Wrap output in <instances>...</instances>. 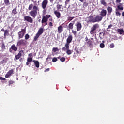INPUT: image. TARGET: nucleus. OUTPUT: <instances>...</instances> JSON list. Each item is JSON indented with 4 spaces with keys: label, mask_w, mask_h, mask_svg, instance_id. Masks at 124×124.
<instances>
[{
    "label": "nucleus",
    "mask_w": 124,
    "mask_h": 124,
    "mask_svg": "<svg viewBox=\"0 0 124 124\" xmlns=\"http://www.w3.org/2000/svg\"><path fill=\"white\" fill-rule=\"evenodd\" d=\"M50 17L51 15H46V16H43L41 21L42 25L43 27H45V26H47V25H48L47 22H48V19L50 18Z\"/></svg>",
    "instance_id": "obj_1"
},
{
    "label": "nucleus",
    "mask_w": 124,
    "mask_h": 124,
    "mask_svg": "<svg viewBox=\"0 0 124 124\" xmlns=\"http://www.w3.org/2000/svg\"><path fill=\"white\" fill-rule=\"evenodd\" d=\"M91 40L89 39L88 37L86 36L85 38V41L87 44V46L89 47V48H93V44L94 42V39H93V38H91Z\"/></svg>",
    "instance_id": "obj_2"
},
{
    "label": "nucleus",
    "mask_w": 124,
    "mask_h": 124,
    "mask_svg": "<svg viewBox=\"0 0 124 124\" xmlns=\"http://www.w3.org/2000/svg\"><path fill=\"white\" fill-rule=\"evenodd\" d=\"M62 51H66V54L68 55H71L73 52V50L69 49V46H65L62 48Z\"/></svg>",
    "instance_id": "obj_3"
},
{
    "label": "nucleus",
    "mask_w": 124,
    "mask_h": 124,
    "mask_svg": "<svg viewBox=\"0 0 124 124\" xmlns=\"http://www.w3.org/2000/svg\"><path fill=\"white\" fill-rule=\"evenodd\" d=\"M25 34H26V27L23 29H21V31L18 32V39L23 38Z\"/></svg>",
    "instance_id": "obj_4"
},
{
    "label": "nucleus",
    "mask_w": 124,
    "mask_h": 124,
    "mask_svg": "<svg viewBox=\"0 0 124 124\" xmlns=\"http://www.w3.org/2000/svg\"><path fill=\"white\" fill-rule=\"evenodd\" d=\"M28 41L25 39H21L17 42V46H25L27 45Z\"/></svg>",
    "instance_id": "obj_5"
},
{
    "label": "nucleus",
    "mask_w": 124,
    "mask_h": 124,
    "mask_svg": "<svg viewBox=\"0 0 124 124\" xmlns=\"http://www.w3.org/2000/svg\"><path fill=\"white\" fill-rule=\"evenodd\" d=\"M98 28H99V25L98 24H95L93 25L90 31V34H93L95 31H96V29Z\"/></svg>",
    "instance_id": "obj_6"
},
{
    "label": "nucleus",
    "mask_w": 124,
    "mask_h": 124,
    "mask_svg": "<svg viewBox=\"0 0 124 124\" xmlns=\"http://www.w3.org/2000/svg\"><path fill=\"white\" fill-rule=\"evenodd\" d=\"M72 39H73V37H72V35H69L68 38L66 40V43L65 45V46H69V44L72 42Z\"/></svg>",
    "instance_id": "obj_7"
},
{
    "label": "nucleus",
    "mask_w": 124,
    "mask_h": 124,
    "mask_svg": "<svg viewBox=\"0 0 124 124\" xmlns=\"http://www.w3.org/2000/svg\"><path fill=\"white\" fill-rule=\"evenodd\" d=\"M48 4V0H44L42 2V8L44 9L43 12H46V8L47 7V5Z\"/></svg>",
    "instance_id": "obj_8"
},
{
    "label": "nucleus",
    "mask_w": 124,
    "mask_h": 124,
    "mask_svg": "<svg viewBox=\"0 0 124 124\" xmlns=\"http://www.w3.org/2000/svg\"><path fill=\"white\" fill-rule=\"evenodd\" d=\"M24 20L28 22V23H30L31 24L33 23V19L31 16H25L24 17Z\"/></svg>",
    "instance_id": "obj_9"
},
{
    "label": "nucleus",
    "mask_w": 124,
    "mask_h": 124,
    "mask_svg": "<svg viewBox=\"0 0 124 124\" xmlns=\"http://www.w3.org/2000/svg\"><path fill=\"white\" fill-rule=\"evenodd\" d=\"M86 20L87 23H94V18H93V16H90L87 17Z\"/></svg>",
    "instance_id": "obj_10"
},
{
    "label": "nucleus",
    "mask_w": 124,
    "mask_h": 124,
    "mask_svg": "<svg viewBox=\"0 0 124 124\" xmlns=\"http://www.w3.org/2000/svg\"><path fill=\"white\" fill-rule=\"evenodd\" d=\"M17 50L18 47L16 46V45L13 44L11 46V48H9V52H10V53H12V50L16 52V51H17Z\"/></svg>",
    "instance_id": "obj_11"
},
{
    "label": "nucleus",
    "mask_w": 124,
    "mask_h": 124,
    "mask_svg": "<svg viewBox=\"0 0 124 124\" xmlns=\"http://www.w3.org/2000/svg\"><path fill=\"white\" fill-rule=\"evenodd\" d=\"M75 26L77 27V31H81L82 29V24L79 21L77 22L75 25Z\"/></svg>",
    "instance_id": "obj_12"
},
{
    "label": "nucleus",
    "mask_w": 124,
    "mask_h": 124,
    "mask_svg": "<svg viewBox=\"0 0 124 124\" xmlns=\"http://www.w3.org/2000/svg\"><path fill=\"white\" fill-rule=\"evenodd\" d=\"M30 16L33 18H35L36 15H37V12L36 11L31 10L29 12Z\"/></svg>",
    "instance_id": "obj_13"
},
{
    "label": "nucleus",
    "mask_w": 124,
    "mask_h": 124,
    "mask_svg": "<svg viewBox=\"0 0 124 124\" xmlns=\"http://www.w3.org/2000/svg\"><path fill=\"white\" fill-rule=\"evenodd\" d=\"M107 14V11L105 9H102L100 13V15L101 17H105Z\"/></svg>",
    "instance_id": "obj_14"
},
{
    "label": "nucleus",
    "mask_w": 124,
    "mask_h": 124,
    "mask_svg": "<svg viewBox=\"0 0 124 124\" xmlns=\"http://www.w3.org/2000/svg\"><path fill=\"white\" fill-rule=\"evenodd\" d=\"M13 72H14L13 69L9 70L6 74L5 76V78H9V77H10L11 75H12V74H13Z\"/></svg>",
    "instance_id": "obj_15"
},
{
    "label": "nucleus",
    "mask_w": 124,
    "mask_h": 124,
    "mask_svg": "<svg viewBox=\"0 0 124 124\" xmlns=\"http://www.w3.org/2000/svg\"><path fill=\"white\" fill-rule=\"evenodd\" d=\"M103 17L100 16H97L95 18H94V23H96V22H100L102 20Z\"/></svg>",
    "instance_id": "obj_16"
},
{
    "label": "nucleus",
    "mask_w": 124,
    "mask_h": 124,
    "mask_svg": "<svg viewBox=\"0 0 124 124\" xmlns=\"http://www.w3.org/2000/svg\"><path fill=\"white\" fill-rule=\"evenodd\" d=\"M24 53L23 50H20L19 51V53H18L17 55L15 56V58L16 60H19L22 57V53Z\"/></svg>",
    "instance_id": "obj_17"
},
{
    "label": "nucleus",
    "mask_w": 124,
    "mask_h": 124,
    "mask_svg": "<svg viewBox=\"0 0 124 124\" xmlns=\"http://www.w3.org/2000/svg\"><path fill=\"white\" fill-rule=\"evenodd\" d=\"M107 10L108 11V14L107 15H111V14L112 13V11H113V8H112L111 7L108 6L107 8Z\"/></svg>",
    "instance_id": "obj_18"
},
{
    "label": "nucleus",
    "mask_w": 124,
    "mask_h": 124,
    "mask_svg": "<svg viewBox=\"0 0 124 124\" xmlns=\"http://www.w3.org/2000/svg\"><path fill=\"white\" fill-rule=\"evenodd\" d=\"M74 24H75V21H73L72 22H71L68 25V29L69 30H73V27L74 26Z\"/></svg>",
    "instance_id": "obj_19"
},
{
    "label": "nucleus",
    "mask_w": 124,
    "mask_h": 124,
    "mask_svg": "<svg viewBox=\"0 0 124 124\" xmlns=\"http://www.w3.org/2000/svg\"><path fill=\"white\" fill-rule=\"evenodd\" d=\"M54 14L55 15L57 19H60L61 18V13L58 11H54Z\"/></svg>",
    "instance_id": "obj_20"
},
{
    "label": "nucleus",
    "mask_w": 124,
    "mask_h": 124,
    "mask_svg": "<svg viewBox=\"0 0 124 124\" xmlns=\"http://www.w3.org/2000/svg\"><path fill=\"white\" fill-rule=\"evenodd\" d=\"M57 30L58 33H62V32L63 31V28H62V25L59 26L58 27Z\"/></svg>",
    "instance_id": "obj_21"
},
{
    "label": "nucleus",
    "mask_w": 124,
    "mask_h": 124,
    "mask_svg": "<svg viewBox=\"0 0 124 124\" xmlns=\"http://www.w3.org/2000/svg\"><path fill=\"white\" fill-rule=\"evenodd\" d=\"M43 32H44V28L41 27L39 29L37 33L39 34V35H41Z\"/></svg>",
    "instance_id": "obj_22"
},
{
    "label": "nucleus",
    "mask_w": 124,
    "mask_h": 124,
    "mask_svg": "<svg viewBox=\"0 0 124 124\" xmlns=\"http://www.w3.org/2000/svg\"><path fill=\"white\" fill-rule=\"evenodd\" d=\"M117 32L120 35H124V31L123 29H117Z\"/></svg>",
    "instance_id": "obj_23"
},
{
    "label": "nucleus",
    "mask_w": 124,
    "mask_h": 124,
    "mask_svg": "<svg viewBox=\"0 0 124 124\" xmlns=\"http://www.w3.org/2000/svg\"><path fill=\"white\" fill-rule=\"evenodd\" d=\"M117 10H121V11L124 10V7H123V4L120 3L117 6Z\"/></svg>",
    "instance_id": "obj_24"
},
{
    "label": "nucleus",
    "mask_w": 124,
    "mask_h": 124,
    "mask_svg": "<svg viewBox=\"0 0 124 124\" xmlns=\"http://www.w3.org/2000/svg\"><path fill=\"white\" fill-rule=\"evenodd\" d=\"M33 62H34L36 67H37V68L39 67V62H38V61L33 60Z\"/></svg>",
    "instance_id": "obj_25"
},
{
    "label": "nucleus",
    "mask_w": 124,
    "mask_h": 124,
    "mask_svg": "<svg viewBox=\"0 0 124 124\" xmlns=\"http://www.w3.org/2000/svg\"><path fill=\"white\" fill-rule=\"evenodd\" d=\"M40 36V35H39L37 33L35 36L34 37L33 41H37V39H38Z\"/></svg>",
    "instance_id": "obj_26"
},
{
    "label": "nucleus",
    "mask_w": 124,
    "mask_h": 124,
    "mask_svg": "<svg viewBox=\"0 0 124 124\" xmlns=\"http://www.w3.org/2000/svg\"><path fill=\"white\" fill-rule=\"evenodd\" d=\"M12 13L13 14H14V15H16V14H17V13H18V12H17V7L14 8L12 11Z\"/></svg>",
    "instance_id": "obj_27"
},
{
    "label": "nucleus",
    "mask_w": 124,
    "mask_h": 124,
    "mask_svg": "<svg viewBox=\"0 0 124 124\" xmlns=\"http://www.w3.org/2000/svg\"><path fill=\"white\" fill-rule=\"evenodd\" d=\"M9 34V31L8 30H6L4 31V36L5 37L7 35H8Z\"/></svg>",
    "instance_id": "obj_28"
},
{
    "label": "nucleus",
    "mask_w": 124,
    "mask_h": 124,
    "mask_svg": "<svg viewBox=\"0 0 124 124\" xmlns=\"http://www.w3.org/2000/svg\"><path fill=\"white\" fill-rule=\"evenodd\" d=\"M75 17L74 16H68L67 17V21H69V22H71V21H72L73 19H74Z\"/></svg>",
    "instance_id": "obj_29"
},
{
    "label": "nucleus",
    "mask_w": 124,
    "mask_h": 124,
    "mask_svg": "<svg viewBox=\"0 0 124 124\" xmlns=\"http://www.w3.org/2000/svg\"><path fill=\"white\" fill-rule=\"evenodd\" d=\"M33 9L34 11H36L37 12L38 10H39L38 6H35V5L33 6Z\"/></svg>",
    "instance_id": "obj_30"
},
{
    "label": "nucleus",
    "mask_w": 124,
    "mask_h": 124,
    "mask_svg": "<svg viewBox=\"0 0 124 124\" xmlns=\"http://www.w3.org/2000/svg\"><path fill=\"white\" fill-rule=\"evenodd\" d=\"M3 0L5 5H6L7 6L8 5H9V4H10L9 0Z\"/></svg>",
    "instance_id": "obj_31"
},
{
    "label": "nucleus",
    "mask_w": 124,
    "mask_h": 124,
    "mask_svg": "<svg viewBox=\"0 0 124 124\" xmlns=\"http://www.w3.org/2000/svg\"><path fill=\"white\" fill-rule=\"evenodd\" d=\"M115 10H116L115 14L116 16H121V13H120V12L118 11V9L116 8Z\"/></svg>",
    "instance_id": "obj_32"
},
{
    "label": "nucleus",
    "mask_w": 124,
    "mask_h": 124,
    "mask_svg": "<svg viewBox=\"0 0 124 124\" xmlns=\"http://www.w3.org/2000/svg\"><path fill=\"white\" fill-rule=\"evenodd\" d=\"M104 34H105V32H100V35L99 36V37H100V39H102V36H104Z\"/></svg>",
    "instance_id": "obj_33"
},
{
    "label": "nucleus",
    "mask_w": 124,
    "mask_h": 124,
    "mask_svg": "<svg viewBox=\"0 0 124 124\" xmlns=\"http://www.w3.org/2000/svg\"><path fill=\"white\" fill-rule=\"evenodd\" d=\"M100 2L101 4H103V5H104V6H106L107 4L105 0H100Z\"/></svg>",
    "instance_id": "obj_34"
},
{
    "label": "nucleus",
    "mask_w": 124,
    "mask_h": 124,
    "mask_svg": "<svg viewBox=\"0 0 124 124\" xmlns=\"http://www.w3.org/2000/svg\"><path fill=\"white\" fill-rule=\"evenodd\" d=\"M6 62H7V59L4 58L3 60L1 62V63L3 64V63H6Z\"/></svg>",
    "instance_id": "obj_35"
},
{
    "label": "nucleus",
    "mask_w": 124,
    "mask_h": 124,
    "mask_svg": "<svg viewBox=\"0 0 124 124\" xmlns=\"http://www.w3.org/2000/svg\"><path fill=\"white\" fill-rule=\"evenodd\" d=\"M59 51V48H58V47H53L52 48V52H53L54 53H56V52Z\"/></svg>",
    "instance_id": "obj_36"
},
{
    "label": "nucleus",
    "mask_w": 124,
    "mask_h": 124,
    "mask_svg": "<svg viewBox=\"0 0 124 124\" xmlns=\"http://www.w3.org/2000/svg\"><path fill=\"white\" fill-rule=\"evenodd\" d=\"M32 7H33V4H30L28 7V10H31V9H32Z\"/></svg>",
    "instance_id": "obj_37"
},
{
    "label": "nucleus",
    "mask_w": 124,
    "mask_h": 124,
    "mask_svg": "<svg viewBox=\"0 0 124 124\" xmlns=\"http://www.w3.org/2000/svg\"><path fill=\"white\" fill-rule=\"evenodd\" d=\"M30 38V35L29 34H26L25 35V40H28Z\"/></svg>",
    "instance_id": "obj_38"
},
{
    "label": "nucleus",
    "mask_w": 124,
    "mask_h": 124,
    "mask_svg": "<svg viewBox=\"0 0 124 124\" xmlns=\"http://www.w3.org/2000/svg\"><path fill=\"white\" fill-rule=\"evenodd\" d=\"M27 62H32V57H29L28 59H27Z\"/></svg>",
    "instance_id": "obj_39"
},
{
    "label": "nucleus",
    "mask_w": 124,
    "mask_h": 124,
    "mask_svg": "<svg viewBox=\"0 0 124 124\" xmlns=\"http://www.w3.org/2000/svg\"><path fill=\"white\" fill-rule=\"evenodd\" d=\"M100 48H104V47H105V45H104L103 43H101L100 44Z\"/></svg>",
    "instance_id": "obj_40"
},
{
    "label": "nucleus",
    "mask_w": 124,
    "mask_h": 124,
    "mask_svg": "<svg viewBox=\"0 0 124 124\" xmlns=\"http://www.w3.org/2000/svg\"><path fill=\"white\" fill-rule=\"evenodd\" d=\"M57 7V9L59 10V9H61V7H62V5H60V4H58L56 6Z\"/></svg>",
    "instance_id": "obj_41"
},
{
    "label": "nucleus",
    "mask_w": 124,
    "mask_h": 124,
    "mask_svg": "<svg viewBox=\"0 0 124 124\" xmlns=\"http://www.w3.org/2000/svg\"><path fill=\"white\" fill-rule=\"evenodd\" d=\"M61 62H65V58L64 57H62L60 59Z\"/></svg>",
    "instance_id": "obj_42"
},
{
    "label": "nucleus",
    "mask_w": 124,
    "mask_h": 124,
    "mask_svg": "<svg viewBox=\"0 0 124 124\" xmlns=\"http://www.w3.org/2000/svg\"><path fill=\"white\" fill-rule=\"evenodd\" d=\"M88 5H89V3L86 2H84L83 3V7H87V6H88Z\"/></svg>",
    "instance_id": "obj_43"
},
{
    "label": "nucleus",
    "mask_w": 124,
    "mask_h": 124,
    "mask_svg": "<svg viewBox=\"0 0 124 124\" xmlns=\"http://www.w3.org/2000/svg\"><path fill=\"white\" fill-rule=\"evenodd\" d=\"M72 33H73L75 36H76V35H77V32L76 31L72 30Z\"/></svg>",
    "instance_id": "obj_44"
},
{
    "label": "nucleus",
    "mask_w": 124,
    "mask_h": 124,
    "mask_svg": "<svg viewBox=\"0 0 124 124\" xmlns=\"http://www.w3.org/2000/svg\"><path fill=\"white\" fill-rule=\"evenodd\" d=\"M109 47L110 48H114L115 47V45L114 44V43H111L110 44Z\"/></svg>",
    "instance_id": "obj_45"
},
{
    "label": "nucleus",
    "mask_w": 124,
    "mask_h": 124,
    "mask_svg": "<svg viewBox=\"0 0 124 124\" xmlns=\"http://www.w3.org/2000/svg\"><path fill=\"white\" fill-rule=\"evenodd\" d=\"M1 49H5V45L4 44V43H2Z\"/></svg>",
    "instance_id": "obj_46"
},
{
    "label": "nucleus",
    "mask_w": 124,
    "mask_h": 124,
    "mask_svg": "<svg viewBox=\"0 0 124 124\" xmlns=\"http://www.w3.org/2000/svg\"><path fill=\"white\" fill-rule=\"evenodd\" d=\"M57 61H58V59H57V58L54 57L52 59V62H57Z\"/></svg>",
    "instance_id": "obj_47"
},
{
    "label": "nucleus",
    "mask_w": 124,
    "mask_h": 124,
    "mask_svg": "<svg viewBox=\"0 0 124 124\" xmlns=\"http://www.w3.org/2000/svg\"><path fill=\"white\" fill-rule=\"evenodd\" d=\"M112 27H113V25L110 24L109 25L108 27L107 28V31H108V30H109V29H111V28H112Z\"/></svg>",
    "instance_id": "obj_48"
},
{
    "label": "nucleus",
    "mask_w": 124,
    "mask_h": 124,
    "mask_svg": "<svg viewBox=\"0 0 124 124\" xmlns=\"http://www.w3.org/2000/svg\"><path fill=\"white\" fill-rule=\"evenodd\" d=\"M14 81L10 80L9 81V85H12V84H14Z\"/></svg>",
    "instance_id": "obj_49"
},
{
    "label": "nucleus",
    "mask_w": 124,
    "mask_h": 124,
    "mask_svg": "<svg viewBox=\"0 0 124 124\" xmlns=\"http://www.w3.org/2000/svg\"><path fill=\"white\" fill-rule=\"evenodd\" d=\"M70 1V0H66L65 2V5H67L68 4V2Z\"/></svg>",
    "instance_id": "obj_50"
},
{
    "label": "nucleus",
    "mask_w": 124,
    "mask_h": 124,
    "mask_svg": "<svg viewBox=\"0 0 124 124\" xmlns=\"http://www.w3.org/2000/svg\"><path fill=\"white\" fill-rule=\"evenodd\" d=\"M49 27H53V23L52 22H49V24H48Z\"/></svg>",
    "instance_id": "obj_51"
},
{
    "label": "nucleus",
    "mask_w": 124,
    "mask_h": 124,
    "mask_svg": "<svg viewBox=\"0 0 124 124\" xmlns=\"http://www.w3.org/2000/svg\"><path fill=\"white\" fill-rule=\"evenodd\" d=\"M122 1V0H116V3H120Z\"/></svg>",
    "instance_id": "obj_52"
},
{
    "label": "nucleus",
    "mask_w": 124,
    "mask_h": 124,
    "mask_svg": "<svg viewBox=\"0 0 124 124\" xmlns=\"http://www.w3.org/2000/svg\"><path fill=\"white\" fill-rule=\"evenodd\" d=\"M48 71H50V68H47L44 71L45 72H48Z\"/></svg>",
    "instance_id": "obj_53"
},
{
    "label": "nucleus",
    "mask_w": 124,
    "mask_h": 124,
    "mask_svg": "<svg viewBox=\"0 0 124 124\" xmlns=\"http://www.w3.org/2000/svg\"><path fill=\"white\" fill-rule=\"evenodd\" d=\"M1 80H2V81H5L6 79L4 78L1 77Z\"/></svg>",
    "instance_id": "obj_54"
},
{
    "label": "nucleus",
    "mask_w": 124,
    "mask_h": 124,
    "mask_svg": "<svg viewBox=\"0 0 124 124\" xmlns=\"http://www.w3.org/2000/svg\"><path fill=\"white\" fill-rule=\"evenodd\" d=\"M75 50H76V54H79V50H78V49H75Z\"/></svg>",
    "instance_id": "obj_55"
},
{
    "label": "nucleus",
    "mask_w": 124,
    "mask_h": 124,
    "mask_svg": "<svg viewBox=\"0 0 124 124\" xmlns=\"http://www.w3.org/2000/svg\"><path fill=\"white\" fill-rule=\"evenodd\" d=\"M51 58L50 57H47L46 59V62H48V60H50Z\"/></svg>",
    "instance_id": "obj_56"
},
{
    "label": "nucleus",
    "mask_w": 124,
    "mask_h": 124,
    "mask_svg": "<svg viewBox=\"0 0 124 124\" xmlns=\"http://www.w3.org/2000/svg\"><path fill=\"white\" fill-rule=\"evenodd\" d=\"M28 56H29V57H32V53H30V54L28 55Z\"/></svg>",
    "instance_id": "obj_57"
},
{
    "label": "nucleus",
    "mask_w": 124,
    "mask_h": 124,
    "mask_svg": "<svg viewBox=\"0 0 124 124\" xmlns=\"http://www.w3.org/2000/svg\"><path fill=\"white\" fill-rule=\"evenodd\" d=\"M49 21H50V22H53V18H49Z\"/></svg>",
    "instance_id": "obj_58"
},
{
    "label": "nucleus",
    "mask_w": 124,
    "mask_h": 124,
    "mask_svg": "<svg viewBox=\"0 0 124 124\" xmlns=\"http://www.w3.org/2000/svg\"><path fill=\"white\" fill-rule=\"evenodd\" d=\"M122 17H124V12H123L122 13Z\"/></svg>",
    "instance_id": "obj_59"
},
{
    "label": "nucleus",
    "mask_w": 124,
    "mask_h": 124,
    "mask_svg": "<svg viewBox=\"0 0 124 124\" xmlns=\"http://www.w3.org/2000/svg\"><path fill=\"white\" fill-rule=\"evenodd\" d=\"M49 0L51 3H53V2H54V0Z\"/></svg>",
    "instance_id": "obj_60"
},
{
    "label": "nucleus",
    "mask_w": 124,
    "mask_h": 124,
    "mask_svg": "<svg viewBox=\"0 0 124 124\" xmlns=\"http://www.w3.org/2000/svg\"><path fill=\"white\" fill-rule=\"evenodd\" d=\"M1 31H4V29L2 28V29L1 30Z\"/></svg>",
    "instance_id": "obj_61"
},
{
    "label": "nucleus",
    "mask_w": 124,
    "mask_h": 124,
    "mask_svg": "<svg viewBox=\"0 0 124 124\" xmlns=\"http://www.w3.org/2000/svg\"><path fill=\"white\" fill-rule=\"evenodd\" d=\"M79 0V1H80L81 2H84V0Z\"/></svg>",
    "instance_id": "obj_62"
},
{
    "label": "nucleus",
    "mask_w": 124,
    "mask_h": 124,
    "mask_svg": "<svg viewBox=\"0 0 124 124\" xmlns=\"http://www.w3.org/2000/svg\"><path fill=\"white\" fill-rule=\"evenodd\" d=\"M26 64H27V65H29V64H30V63H29V62H26Z\"/></svg>",
    "instance_id": "obj_63"
},
{
    "label": "nucleus",
    "mask_w": 124,
    "mask_h": 124,
    "mask_svg": "<svg viewBox=\"0 0 124 124\" xmlns=\"http://www.w3.org/2000/svg\"><path fill=\"white\" fill-rule=\"evenodd\" d=\"M57 59H60L61 60V56H59L58 57H57Z\"/></svg>",
    "instance_id": "obj_64"
}]
</instances>
